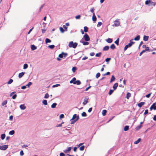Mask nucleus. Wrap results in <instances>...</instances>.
<instances>
[{
  "label": "nucleus",
  "mask_w": 156,
  "mask_h": 156,
  "mask_svg": "<svg viewBox=\"0 0 156 156\" xmlns=\"http://www.w3.org/2000/svg\"><path fill=\"white\" fill-rule=\"evenodd\" d=\"M28 67V65L27 64H25L23 65V68L24 69H26Z\"/></svg>",
  "instance_id": "nucleus-35"
},
{
  "label": "nucleus",
  "mask_w": 156,
  "mask_h": 156,
  "mask_svg": "<svg viewBox=\"0 0 156 156\" xmlns=\"http://www.w3.org/2000/svg\"><path fill=\"white\" fill-rule=\"evenodd\" d=\"M64 115L63 114H62L60 115L59 118L60 119H61L64 118Z\"/></svg>",
  "instance_id": "nucleus-50"
},
{
  "label": "nucleus",
  "mask_w": 156,
  "mask_h": 156,
  "mask_svg": "<svg viewBox=\"0 0 156 156\" xmlns=\"http://www.w3.org/2000/svg\"><path fill=\"white\" fill-rule=\"evenodd\" d=\"M60 156H65V154L63 153H61L60 154Z\"/></svg>",
  "instance_id": "nucleus-64"
},
{
  "label": "nucleus",
  "mask_w": 156,
  "mask_h": 156,
  "mask_svg": "<svg viewBox=\"0 0 156 156\" xmlns=\"http://www.w3.org/2000/svg\"><path fill=\"white\" fill-rule=\"evenodd\" d=\"M145 103L143 102H141L140 103H139L137 105L139 108H141L143 105Z\"/></svg>",
  "instance_id": "nucleus-11"
},
{
  "label": "nucleus",
  "mask_w": 156,
  "mask_h": 156,
  "mask_svg": "<svg viewBox=\"0 0 156 156\" xmlns=\"http://www.w3.org/2000/svg\"><path fill=\"white\" fill-rule=\"evenodd\" d=\"M115 80V77L113 75L112 76L111 80H110V82H112L114 81Z\"/></svg>",
  "instance_id": "nucleus-29"
},
{
  "label": "nucleus",
  "mask_w": 156,
  "mask_h": 156,
  "mask_svg": "<svg viewBox=\"0 0 156 156\" xmlns=\"http://www.w3.org/2000/svg\"><path fill=\"white\" fill-rule=\"evenodd\" d=\"M129 47L127 45H126L124 48V50L125 51H126Z\"/></svg>",
  "instance_id": "nucleus-61"
},
{
  "label": "nucleus",
  "mask_w": 156,
  "mask_h": 156,
  "mask_svg": "<svg viewBox=\"0 0 156 156\" xmlns=\"http://www.w3.org/2000/svg\"><path fill=\"white\" fill-rule=\"evenodd\" d=\"M133 39L130 40L129 41V43L127 44V45L129 47H131L132 45L135 42L133 41Z\"/></svg>",
  "instance_id": "nucleus-7"
},
{
  "label": "nucleus",
  "mask_w": 156,
  "mask_h": 156,
  "mask_svg": "<svg viewBox=\"0 0 156 156\" xmlns=\"http://www.w3.org/2000/svg\"><path fill=\"white\" fill-rule=\"evenodd\" d=\"M106 41L108 43H111L112 42V39L110 38H108L106 40Z\"/></svg>",
  "instance_id": "nucleus-16"
},
{
  "label": "nucleus",
  "mask_w": 156,
  "mask_h": 156,
  "mask_svg": "<svg viewBox=\"0 0 156 156\" xmlns=\"http://www.w3.org/2000/svg\"><path fill=\"white\" fill-rule=\"evenodd\" d=\"M80 15H78L75 16V18L76 19H79L80 17Z\"/></svg>",
  "instance_id": "nucleus-53"
},
{
  "label": "nucleus",
  "mask_w": 156,
  "mask_h": 156,
  "mask_svg": "<svg viewBox=\"0 0 156 156\" xmlns=\"http://www.w3.org/2000/svg\"><path fill=\"white\" fill-rule=\"evenodd\" d=\"M140 36L137 35L136 37H135L134 38V40L136 41H138L140 40Z\"/></svg>",
  "instance_id": "nucleus-20"
},
{
  "label": "nucleus",
  "mask_w": 156,
  "mask_h": 156,
  "mask_svg": "<svg viewBox=\"0 0 156 156\" xmlns=\"http://www.w3.org/2000/svg\"><path fill=\"white\" fill-rule=\"evenodd\" d=\"M100 74L99 73H97L96 76V77L97 78H98L100 76Z\"/></svg>",
  "instance_id": "nucleus-43"
},
{
  "label": "nucleus",
  "mask_w": 156,
  "mask_h": 156,
  "mask_svg": "<svg viewBox=\"0 0 156 156\" xmlns=\"http://www.w3.org/2000/svg\"><path fill=\"white\" fill-rule=\"evenodd\" d=\"M151 93H149L147 95H146V96L147 98H149L151 95Z\"/></svg>",
  "instance_id": "nucleus-57"
},
{
  "label": "nucleus",
  "mask_w": 156,
  "mask_h": 156,
  "mask_svg": "<svg viewBox=\"0 0 156 156\" xmlns=\"http://www.w3.org/2000/svg\"><path fill=\"white\" fill-rule=\"evenodd\" d=\"M129 129V126H125L124 128V131H127Z\"/></svg>",
  "instance_id": "nucleus-21"
},
{
  "label": "nucleus",
  "mask_w": 156,
  "mask_h": 156,
  "mask_svg": "<svg viewBox=\"0 0 156 156\" xmlns=\"http://www.w3.org/2000/svg\"><path fill=\"white\" fill-rule=\"evenodd\" d=\"M59 57L61 58H62L63 56V55L62 54V52L61 54H60L59 55Z\"/></svg>",
  "instance_id": "nucleus-54"
},
{
  "label": "nucleus",
  "mask_w": 156,
  "mask_h": 156,
  "mask_svg": "<svg viewBox=\"0 0 156 156\" xmlns=\"http://www.w3.org/2000/svg\"><path fill=\"white\" fill-rule=\"evenodd\" d=\"M8 145H7L0 146V150L3 151L5 150L8 148Z\"/></svg>",
  "instance_id": "nucleus-6"
},
{
  "label": "nucleus",
  "mask_w": 156,
  "mask_h": 156,
  "mask_svg": "<svg viewBox=\"0 0 156 156\" xmlns=\"http://www.w3.org/2000/svg\"><path fill=\"white\" fill-rule=\"evenodd\" d=\"M15 133V131L13 130H11L9 132V134L11 135H13Z\"/></svg>",
  "instance_id": "nucleus-33"
},
{
  "label": "nucleus",
  "mask_w": 156,
  "mask_h": 156,
  "mask_svg": "<svg viewBox=\"0 0 156 156\" xmlns=\"http://www.w3.org/2000/svg\"><path fill=\"white\" fill-rule=\"evenodd\" d=\"M144 50L145 51V52L146 51H149V48L148 47H147L145 48V49Z\"/></svg>",
  "instance_id": "nucleus-55"
},
{
  "label": "nucleus",
  "mask_w": 156,
  "mask_h": 156,
  "mask_svg": "<svg viewBox=\"0 0 156 156\" xmlns=\"http://www.w3.org/2000/svg\"><path fill=\"white\" fill-rule=\"evenodd\" d=\"M111 60L110 58H107L105 59V61L106 62H109Z\"/></svg>",
  "instance_id": "nucleus-60"
},
{
  "label": "nucleus",
  "mask_w": 156,
  "mask_h": 156,
  "mask_svg": "<svg viewBox=\"0 0 156 156\" xmlns=\"http://www.w3.org/2000/svg\"><path fill=\"white\" fill-rule=\"evenodd\" d=\"M83 37L84 38L85 40L86 41H89L90 40V38L89 35L87 34H86L83 36Z\"/></svg>",
  "instance_id": "nucleus-5"
},
{
  "label": "nucleus",
  "mask_w": 156,
  "mask_h": 156,
  "mask_svg": "<svg viewBox=\"0 0 156 156\" xmlns=\"http://www.w3.org/2000/svg\"><path fill=\"white\" fill-rule=\"evenodd\" d=\"M32 84V83L30 82L28 83L26 85L28 87H29Z\"/></svg>",
  "instance_id": "nucleus-52"
},
{
  "label": "nucleus",
  "mask_w": 156,
  "mask_h": 156,
  "mask_svg": "<svg viewBox=\"0 0 156 156\" xmlns=\"http://www.w3.org/2000/svg\"><path fill=\"white\" fill-rule=\"evenodd\" d=\"M107 112V111L106 110H103L102 112V113L103 116H105L106 115V113Z\"/></svg>",
  "instance_id": "nucleus-19"
},
{
  "label": "nucleus",
  "mask_w": 156,
  "mask_h": 156,
  "mask_svg": "<svg viewBox=\"0 0 156 156\" xmlns=\"http://www.w3.org/2000/svg\"><path fill=\"white\" fill-rule=\"evenodd\" d=\"M141 141V139L140 138H139L136 141H135L134 142V144H138L139 143V142H140Z\"/></svg>",
  "instance_id": "nucleus-23"
},
{
  "label": "nucleus",
  "mask_w": 156,
  "mask_h": 156,
  "mask_svg": "<svg viewBox=\"0 0 156 156\" xmlns=\"http://www.w3.org/2000/svg\"><path fill=\"white\" fill-rule=\"evenodd\" d=\"M85 147L84 146H82L80 148V151H83L84 150Z\"/></svg>",
  "instance_id": "nucleus-41"
},
{
  "label": "nucleus",
  "mask_w": 156,
  "mask_h": 156,
  "mask_svg": "<svg viewBox=\"0 0 156 156\" xmlns=\"http://www.w3.org/2000/svg\"><path fill=\"white\" fill-rule=\"evenodd\" d=\"M55 47V46L54 45H50L48 46V47L49 48L51 49H53Z\"/></svg>",
  "instance_id": "nucleus-36"
},
{
  "label": "nucleus",
  "mask_w": 156,
  "mask_h": 156,
  "mask_svg": "<svg viewBox=\"0 0 156 156\" xmlns=\"http://www.w3.org/2000/svg\"><path fill=\"white\" fill-rule=\"evenodd\" d=\"M13 80L12 79H10L9 80V81L8 82V84H10L13 82Z\"/></svg>",
  "instance_id": "nucleus-45"
},
{
  "label": "nucleus",
  "mask_w": 156,
  "mask_h": 156,
  "mask_svg": "<svg viewBox=\"0 0 156 156\" xmlns=\"http://www.w3.org/2000/svg\"><path fill=\"white\" fill-rule=\"evenodd\" d=\"M79 119V117L77 116V117L76 114H74L71 119V120H72L71 121V124H73L75 122H76V121H77Z\"/></svg>",
  "instance_id": "nucleus-2"
},
{
  "label": "nucleus",
  "mask_w": 156,
  "mask_h": 156,
  "mask_svg": "<svg viewBox=\"0 0 156 156\" xmlns=\"http://www.w3.org/2000/svg\"><path fill=\"white\" fill-rule=\"evenodd\" d=\"M17 95L16 94H15L12 97V98L13 99H15L17 97Z\"/></svg>",
  "instance_id": "nucleus-51"
},
{
  "label": "nucleus",
  "mask_w": 156,
  "mask_h": 156,
  "mask_svg": "<svg viewBox=\"0 0 156 156\" xmlns=\"http://www.w3.org/2000/svg\"><path fill=\"white\" fill-rule=\"evenodd\" d=\"M119 19H117L115 20L114 23L113 25V26L118 27L120 24V23L119 21Z\"/></svg>",
  "instance_id": "nucleus-4"
},
{
  "label": "nucleus",
  "mask_w": 156,
  "mask_h": 156,
  "mask_svg": "<svg viewBox=\"0 0 156 156\" xmlns=\"http://www.w3.org/2000/svg\"><path fill=\"white\" fill-rule=\"evenodd\" d=\"M153 109L156 110V106H154V104H153L150 108V110L151 111Z\"/></svg>",
  "instance_id": "nucleus-8"
},
{
  "label": "nucleus",
  "mask_w": 156,
  "mask_h": 156,
  "mask_svg": "<svg viewBox=\"0 0 156 156\" xmlns=\"http://www.w3.org/2000/svg\"><path fill=\"white\" fill-rule=\"evenodd\" d=\"M24 74V73L23 72H21L19 74L18 76L19 78H21Z\"/></svg>",
  "instance_id": "nucleus-18"
},
{
  "label": "nucleus",
  "mask_w": 156,
  "mask_h": 156,
  "mask_svg": "<svg viewBox=\"0 0 156 156\" xmlns=\"http://www.w3.org/2000/svg\"><path fill=\"white\" fill-rule=\"evenodd\" d=\"M45 41L46 43H50L51 42V41L48 38H46L45 40Z\"/></svg>",
  "instance_id": "nucleus-31"
},
{
  "label": "nucleus",
  "mask_w": 156,
  "mask_h": 156,
  "mask_svg": "<svg viewBox=\"0 0 156 156\" xmlns=\"http://www.w3.org/2000/svg\"><path fill=\"white\" fill-rule=\"evenodd\" d=\"M57 105V104L56 103H54L51 105V107L52 108H55Z\"/></svg>",
  "instance_id": "nucleus-25"
},
{
  "label": "nucleus",
  "mask_w": 156,
  "mask_h": 156,
  "mask_svg": "<svg viewBox=\"0 0 156 156\" xmlns=\"http://www.w3.org/2000/svg\"><path fill=\"white\" fill-rule=\"evenodd\" d=\"M149 37L146 35H144L143 37V40L145 41H147L148 40Z\"/></svg>",
  "instance_id": "nucleus-12"
},
{
  "label": "nucleus",
  "mask_w": 156,
  "mask_h": 156,
  "mask_svg": "<svg viewBox=\"0 0 156 156\" xmlns=\"http://www.w3.org/2000/svg\"><path fill=\"white\" fill-rule=\"evenodd\" d=\"M101 55V52H99V53H97L95 55V56L96 57H99Z\"/></svg>",
  "instance_id": "nucleus-44"
},
{
  "label": "nucleus",
  "mask_w": 156,
  "mask_h": 156,
  "mask_svg": "<svg viewBox=\"0 0 156 156\" xmlns=\"http://www.w3.org/2000/svg\"><path fill=\"white\" fill-rule=\"evenodd\" d=\"M7 101L6 100L4 101L2 103V106H4V105H6L7 103Z\"/></svg>",
  "instance_id": "nucleus-40"
},
{
  "label": "nucleus",
  "mask_w": 156,
  "mask_h": 156,
  "mask_svg": "<svg viewBox=\"0 0 156 156\" xmlns=\"http://www.w3.org/2000/svg\"><path fill=\"white\" fill-rule=\"evenodd\" d=\"M148 113V110L147 109L145 111V112H144V115H145L147 114Z\"/></svg>",
  "instance_id": "nucleus-59"
},
{
  "label": "nucleus",
  "mask_w": 156,
  "mask_h": 156,
  "mask_svg": "<svg viewBox=\"0 0 156 156\" xmlns=\"http://www.w3.org/2000/svg\"><path fill=\"white\" fill-rule=\"evenodd\" d=\"M49 97V95L48 94V93H46L45 94V95L44 98H48Z\"/></svg>",
  "instance_id": "nucleus-47"
},
{
  "label": "nucleus",
  "mask_w": 156,
  "mask_h": 156,
  "mask_svg": "<svg viewBox=\"0 0 156 156\" xmlns=\"http://www.w3.org/2000/svg\"><path fill=\"white\" fill-rule=\"evenodd\" d=\"M114 90H110L108 93V94L109 95H111L113 92Z\"/></svg>",
  "instance_id": "nucleus-46"
},
{
  "label": "nucleus",
  "mask_w": 156,
  "mask_h": 156,
  "mask_svg": "<svg viewBox=\"0 0 156 156\" xmlns=\"http://www.w3.org/2000/svg\"><path fill=\"white\" fill-rule=\"evenodd\" d=\"M119 39L118 38L115 42V43L117 44V45H118L119 44Z\"/></svg>",
  "instance_id": "nucleus-30"
},
{
  "label": "nucleus",
  "mask_w": 156,
  "mask_h": 156,
  "mask_svg": "<svg viewBox=\"0 0 156 156\" xmlns=\"http://www.w3.org/2000/svg\"><path fill=\"white\" fill-rule=\"evenodd\" d=\"M80 42L82 43L84 45H87L89 44V42H84L83 41V39L80 41Z\"/></svg>",
  "instance_id": "nucleus-10"
},
{
  "label": "nucleus",
  "mask_w": 156,
  "mask_h": 156,
  "mask_svg": "<svg viewBox=\"0 0 156 156\" xmlns=\"http://www.w3.org/2000/svg\"><path fill=\"white\" fill-rule=\"evenodd\" d=\"M43 103L44 105H46L47 104V101L46 100H44L43 101Z\"/></svg>",
  "instance_id": "nucleus-39"
},
{
  "label": "nucleus",
  "mask_w": 156,
  "mask_h": 156,
  "mask_svg": "<svg viewBox=\"0 0 156 156\" xmlns=\"http://www.w3.org/2000/svg\"><path fill=\"white\" fill-rule=\"evenodd\" d=\"M20 155L21 156H23V155L24 153H23V151L22 150L20 151Z\"/></svg>",
  "instance_id": "nucleus-56"
},
{
  "label": "nucleus",
  "mask_w": 156,
  "mask_h": 156,
  "mask_svg": "<svg viewBox=\"0 0 156 156\" xmlns=\"http://www.w3.org/2000/svg\"><path fill=\"white\" fill-rule=\"evenodd\" d=\"M152 2H151V1L150 0H147L145 2V4L146 5H147L149 3H151Z\"/></svg>",
  "instance_id": "nucleus-34"
},
{
  "label": "nucleus",
  "mask_w": 156,
  "mask_h": 156,
  "mask_svg": "<svg viewBox=\"0 0 156 156\" xmlns=\"http://www.w3.org/2000/svg\"><path fill=\"white\" fill-rule=\"evenodd\" d=\"M131 94L129 92H128L127 94L126 95V98L128 99L131 96Z\"/></svg>",
  "instance_id": "nucleus-28"
},
{
  "label": "nucleus",
  "mask_w": 156,
  "mask_h": 156,
  "mask_svg": "<svg viewBox=\"0 0 156 156\" xmlns=\"http://www.w3.org/2000/svg\"><path fill=\"white\" fill-rule=\"evenodd\" d=\"M20 108L22 110H24L26 109V107L24 105H21L20 106Z\"/></svg>",
  "instance_id": "nucleus-17"
},
{
  "label": "nucleus",
  "mask_w": 156,
  "mask_h": 156,
  "mask_svg": "<svg viewBox=\"0 0 156 156\" xmlns=\"http://www.w3.org/2000/svg\"><path fill=\"white\" fill-rule=\"evenodd\" d=\"M109 47L108 46H105L103 48V50L104 51H106L108 50L109 49Z\"/></svg>",
  "instance_id": "nucleus-15"
},
{
  "label": "nucleus",
  "mask_w": 156,
  "mask_h": 156,
  "mask_svg": "<svg viewBox=\"0 0 156 156\" xmlns=\"http://www.w3.org/2000/svg\"><path fill=\"white\" fill-rule=\"evenodd\" d=\"M142 127V125H140L136 126L135 128V129L136 130H139Z\"/></svg>",
  "instance_id": "nucleus-22"
},
{
  "label": "nucleus",
  "mask_w": 156,
  "mask_h": 156,
  "mask_svg": "<svg viewBox=\"0 0 156 156\" xmlns=\"http://www.w3.org/2000/svg\"><path fill=\"white\" fill-rule=\"evenodd\" d=\"M76 79L75 77H73L72 79L70 81V83H73L74 84H77V85H80L81 84V82L79 80H77L76 81Z\"/></svg>",
  "instance_id": "nucleus-1"
},
{
  "label": "nucleus",
  "mask_w": 156,
  "mask_h": 156,
  "mask_svg": "<svg viewBox=\"0 0 156 156\" xmlns=\"http://www.w3.org/2000/svg\"><path fill=\"white\" fill-rule=\"evenodd\" d=\"M76 69V67H73V68H72V70L73 71V73H74L75 71V70Z\"/></svg>",
  "instance_id": "nucleus-48"
},
{
  "label": "nucleus",
  "mask_w": 156,
  "mask_h": 156,
  "mask_svg": "<svg viewBox=\"0 0 156 156\" xmlns=\"http://www.w3.org/2000/svg\"><path fill=\"white\" fill-rule=\"evenodd\" d=\"M63 27L64 28L65 30L66 31H67V28L66 27L65 25H63Z\"/></svg>",
  "instance_id": "nucleus-62"
},
{
  "label": "nucleus",
  "mask_w": 156,
  "mask_h": 156,
  "mask_svg": "<svg viewBox=\"0 0 156 156\" xmlns=\"http://www.w3.org/2000/svg\"><path fill=\"white\" fill-rule=\"evenodd\" d=\"M62 54L63 55V57H66L67 55V54L66 53H64V52H62Z\"/></svg>",
  "instance_id": "nucleus-58"
},
{
  "label": "nucleus",
  "mask_w": 156,
  "mask_h": 156,
  "mask_svg": "<svg viewBox=\"0 0 156 156\" xmlns=\"http://www.w3.org/2000/svg\"><path fill=\"white\" fill-rule=\"evenodd\" d=\"M102 23L101 22H98L97 25V26L98 27H100L101 26V25H102Z\"/></svg>",
  "instance_id": "nucleus-49"
},
{
  "label": "nucleus",
  "mask_w": 156,
  "mask_h": 156,
  "mask_svg": "<svg viewBox=\"0 0 156 156\" xmlns=\"http://www.w3.org/2000/svg\"><path fill=\"white\" fill-rule=\"evenodd\" d=\"M5 137V133L2 134L1 135V138L2 140H4Z\"/></svg>",
  "instance_id": "nucleus-26"
},
{
  "label": "nucleus",
  "mask_w": 156,
  "mask_h": 156,
  "mask_svg": "<svg viewBox=\"0 0 156 156\" xmlns=\"http://www.w3.org/2000/svg\"><path fill=\"white\" fill-rule=\"evenodd\" d=\"M92 20L94 22H96L97 20V18L95 15V13H94L93 14Z\"/></svg>",
  "instance_id": "nucleus-9"
},
{
  "label": "nucleus",
  "mask_w": 156,
  "mask_h": 156,
  "mask_svg": "<svg viewBox=\"0 0 156 156\" xmlns=\"http://www.w3.org/2000/svg\"><path fill=\"white\" fill-rule=\"evenodd\" d=\"M81 115L82 116H83V117H86L87 115V114L85 112H83L82 113Z\"/></svg>",
  "instance_id": "nucleus-37"
},
{
  "label": "nucleus",
  "mask_w": 156,
  "mask_h": 156,
  "mask_svg": "<svg viewBox=\"0 0 156 156\" xmlns=\"http://www.w3.org/2000/svg\"><path fill=\"white\" fill-rule=\"evenodd\" d=\"M145 52V51H144V50H143L140 53V54H139V56H141L142 54L144 53V52Z\"/></svg>",
  "instance_id": "nucleus-63"
},
{
  "label": "nucleus",
  "mask_w": 156,
  "mask_h": 156,
  "mask_svg": "<svg viewBox=\"0 0 156 156\" xmlns=\"http://www.w3.org/2000/svg\"><path fill=\"white\" fill-rule=\"evenodd\" d=\"M84 31L85 32H87L88 31V28L86 27L85 26L84 27Z\"/></svg>",
  "instance_id": "nucleus-27"
},
{
  "label": "nucleus",
  "mask_w": 156,
  "mask_h": 156,
  "mask_svg": "<svg viewBox=\"0 0 156 156\" xmlns=\"http://www.w3.org/2000/svg\"><path fill=\"white\" fill-rule=\"evenodd\" d=\"M37 48V47L34 45H31V49L33 50H34Z\"/></svg>",
  "instance_id": "nucleus-24"
},
{
  "label": "nucleus",
  "mask_w": 156,
  "mask_h": 156,
  "mask_svg": "<svg viewBox=\"0 0 156 156\" xmlns=\"http://www.w3.org/2000/svg\"><path fill=\"white\" fill-rule=\"evenodd\" d=\"M115 48V47L114 44H112L110 46V48L112 49H114Z\"/></svg>",
  "instance_id": "nucleus-32"
},
{
  "label": "nucleus",
  "mask_w": 156,
  "mask_h": 156,
  "mask_svg": "<svg viewBox=\"0 0 156 156\" xmlns=\"http://www.w3.org/2000/svg\"><path fill=\"white\" fill-rule=\"evenodd\" d=\"M71 149V147H68L67 149H66L64 151V152L65 153H66L68 152L69 151H70Z\"/></svg>",
  "instance_id": "nucleus-13"
},
{
  "label": "nucleus",
  "mask_w": 156,
  "mask_h": 156,
  "mask_svg": "<svg viewBox=\"0 0 156 156\" xmlns=\"http://www.w3.org/2000/svg\"><path fill=\"white\" fill-rule=\"evenodd\" d=\"M88 102V99H87L86 100H84V101L83 102V105H84L87 104V103Z\"/></svg>",
  "instance_id": "nucleus-42"
},
{
  "label": "nucleus",
  "mask_w": 156,
  "mask_h": 156,
  "mask_svg": "<svg viewBox=\"0 0 156 156\" xmlns=\"http://www.w3.org/2000/svg\"><path fill=\"white\" fill-rule=\"evenodd\" d=\"M59 29L61 33H63L64 32V30L62 27H60Z\"/></svg>",
  "instance_id": "nucleus-38"
},
{
  "label": "nucleus",
  "mask_w": 156,
  "mask_h": 156,
  "mask_svg": "<svg viewBox=\"0 0 156 156\" xmlns=\"http://www.w3.org/2000/svg\"><path fill=\"white\" fill-rule=\"evenodd\" d=\"M118 85V84L117 83H116L114 84L113 86V88L114 90H115L117 87Z\"/></svg>",
  "instance_id": "nucleus-14"
},
{
  "label": "nucleus",
  "mask_w": 156,
  "mask_h": 156,
  "mask_svg": "<svg viewBox=\"0 0 156 156\" xmlns=\"http://www.w3.org/2000/svg\"><path fill=\"white\" fill-rule=\"evenodd\" d=\"M77 44H78L77 43H73V41H71L69 42L68 46L69 48L72 47L75 48L76 47Z\"/></svg>",
  "instance_id": "nucleus-3"
}]
</instances>
